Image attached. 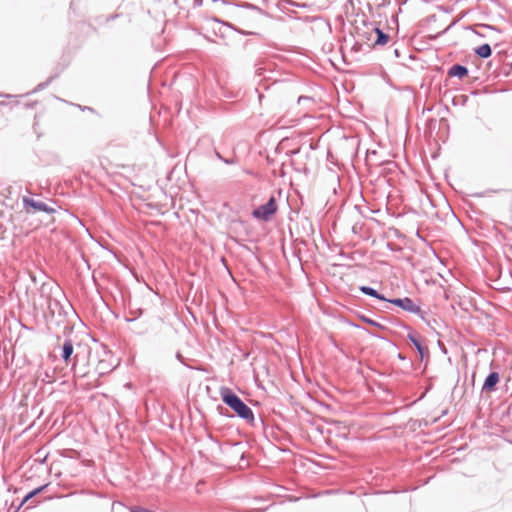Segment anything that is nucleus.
Instances as JSON below:
<instances>
[{
  "label": "nucleus",
  "instance_id": "3",
  "mask_svg": "<svg viewBox=\"0 0 512 512\" xmlns=\"http://www.w3.org/2000/svg\"><path fill=\"white\" fill-rule=\"evenodd\" d=\"M277 211V205L274 197L257 209L253 210L252 215L256 219L268 221Z\"/></svg>",
  "mask_w": 512,
  "mask_h": 512
},
{
  "label": "nucleus",
  "instance_id": "8",
  "mask_svg": "<svg viewBox=\"0 0 512 512\" xmlns=\"http://www.w3.org/2000/svg\"><path fill=\"white\" fill-rule=\"evenodd\" d=\"M468 74L467 67L463 65H454L449 69V75L452 77L462 78Z\"/></svg>",
  "mask_w": 512,
  "mask_h": 512
},
{
  "label": "nucleus",
  "instance_id": "4",
  "mask_svg": "<svg viewBox=\"0 0 512 512\" xmlns=\"http://www.w3.org/2000/svg\"><path fill=\"white\" fill-rule=\"evenodd\" d=\"M101 353L103 355V358L97 361V363L95 364V370L100 375H103L112 371L115 368L116 363L113 360V355L111 354V352L102 350Z\"/></svg>",
  "mask_w": 512,
  "mask_h": 512
},
{
  "label": "nucleus",
  "instance_id": "6",
  "mask_svg": "<svg viewBox=\"0 0 512 512\" xmlns=\"http://www.w3.org/2000/svg\"><path fill=\"white\" fill-rule=\"evenodd\" d=\"M74 351L73 343L70 339H66L63 343L61 357L65 362L71 358Z\"/></svg>",
  "mask_w": 512,
  "mask_h": 512
},
{
  "label": "nucleus",
  "instance_id": "16",
  "mask_svg": "<svg viewBox=\"0 0 512 512\" xmlns=\"http://www.w3.org/2000/svg\"><path fill=\"white\" fill-rule=\"evenodd\" d=\"M135 320H136V317H132V318L127 317V318H126V321H127V322H133V321H135Z\"/></svg>",
  "mask_w": 512,
  "mask_h": 512
},
{
  "label": "nucleus",
  "instance_id": "10",
  "mask_svg": "<svg viewBox=\"0 0 512 512\" xmlns=\"http://www.w3.org/2000/svg\"><path fill=\"white\" fill-rule=\"evenodd\" d=\"M475 53L480 58H488L491 55L492 50H491L490 45L485 43V44L479 46L478 48H476Z\"/></svg>",
  "mask_w": 512,
  "mask_h": 512
},
{
  "label": "nucleus",
  "instance_id": "2",
  "mask_svg": "<svg viewBox=\"0 0 512 512\" xmlns=\"http://www.w3.org/2000/svg\"><path fill=\"white\" fill-rule=\"evenodd\" d=\"M22 202L24 210L28 214L35 213L36 211H41L47 214H54L57 211L56 208L27 196L23 197Z\"/></svg>",
  "mask_w": 512,
  "mask_h": 512
},
{
  "label": "nucleus",
  "instance_id": "9",
  "mask_svg": "<svg viewBox=\"0 0 512 512\" xmlns=\"http://www.w3.org/2000/svg\"><path fill=\"white\" fill-rule=\"evenodd\" d=\"M360 291L367 295V296H371L373 298H376L378 300H381V301H387L388 299H386L383 295L379 294L374 288L372 287H369V286H361L360 288Z\"/></svg>",
  "mask_w": 512,
  "mask_h": 512
},
{
  "label": "nucleus",
  "instance_id": "12",
  "mask_svg": "<svg viewBox=\"0 0 512 512\" xmlns=\"http://www.w3.org/2000/svg\"><path fill=\"white\" fill-rule=\"evenodd\" d=\"M375 32L377 34V39L375 40V45H384L388 41V35L384 33L381 29L375 28Z\"/></svg>",
  "mask_w": 512,
  "mask_h": 512
},
{
  "label": "nucleus",
  "instance_id": "14",
  "mask_svg": "<svg viewBox=\"0 0 512 512\" xmlns=\"http://www.w3.org/2000/svg\"><path fill=\"white\" fill-rule=\"evenodd\" d=\"M310 101H312V98L307 97V96H301L298 98V103L301 105L307 104V102H310Z\"/></svg>",
  "mask_w": 512,
  "mask_h": 512
},
{
  "label": "nucleus",
  "instance_id": "15",
  "mask_svg": "<svg viewBox=\"0 0 512 512\" xmlns=\"http://www.w3.org/2000/svg\"><path fill=\"white\" fill-rule=\"evenodd\" d=\"M367 323L371 324V325H375V326H380L379 324H377L376 322H374L373 320H366Z\"/></svg>",
  "mask_w": 512,
  "mask_h": 512
},
{
  "label": "nucleus",
  "instance_id": "5",
  "mask_svg": "<svg viewBox=\"0 0 512 512\" xmlns=\"http://www.w3.org/2000/svg\"><path fill=\"white\" fill-rule=\"evenodd\" d=\"M387 302L398 306L404 311H407L409 313L420 315L421 308L418 304L414 303L410 298L404 297V298H395V299H388Z\"/></svg>",
  "mask_w": 512,
  "mask_h": 512
},
{
  "label": "nucleus",
  "instance_id": "11",
  "mask_svg": "<svg viewBox=\"0 0 512 512\" xmlns=\"http://www.w3.org/2000/svg\"><path fill=\"white\" fill-rule=\"evenodd\" d=\"M408 339L411 341V343L414 345V347L416 348V350L418 351L419 355H420V358L422 359L423 358V347L420 343V341L418 340L416 334L414 333H409L408 334Z\"/></svg>",
  "mask_w": 512,
  "mask_h": 512
},
{
  "label": "nucleus",
  "instance_id": "7",
  "mask_svg": "<svg viewBox=\"0 0 512 512\" xmlns=\"http://www.w3.org/2000/svg\"><path fill=\"white\" fill-rule=\"evenodd\" d=\"M499 381V374L497 372L490 373L483 384V389L492 390Z\"/></svg>",
  "mask_w": 512,
  "mask_h": 512
},
{
  "label": "nucleus",
  "instance_id": "1",
  "mask_svg": "<svg viewBox=\"0 0 512 512\" xmlns=\"http://www.w3.org/2000/svg\"><path fill=\"white\" fill-rule=\"evenodd\" d=\"M222 401L229 406L242 419L253 421L254 415L250 407H248L236 394L225 390L221 392Z\"/></svg>",
  "mask_w": 512,
  "mask_h": 512
},
{
  "label": "nucleus",
  "instance_id": "13",
  "mask_svg": "<svg viewBox=\"0 0 512 512\" xmlns=\"http://www.w3.org/2000/svg\"><path fill=\"white\" fill-rule=\"evenodd\" d=\"M47 485H43L41 487L35 488L34 490L30 491L23 499L22 503L28 501L30 498L34 497L36 494L41 492L43 489H45Z\"/></svg>",
  "mask_w": 512,
  "mask_h": 512
}]
</instances>
